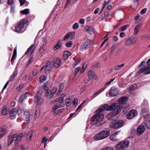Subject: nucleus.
I'll use <instances>...</instances> for the list:
<instances>
[{"label":"nucleus","mask_w":150,"mask_h":150,"mask_svg":"<svg viewBox=\"0 0 150 150\" xmlns=\"http://www.w3.org/2000/svg\"><path fill=\"white\" fill-rule=\"evenodd\" d=\"M122 108L117 103L113 104L110 106L107 104H105L101 106L99 108V110L101 111H103L106 110L107 111L112 110L114 112L107 115V118L108 120H111L112 117L116 115L120 112Z\"/></svg>","instance_id":"nucleus-1"},{"label":"nucleus","mask_w":150,"mask_h":150,"mask_svg":"<svg viewBox=\"0 0 150 150\" xmlns=\"http://www.w3.org/2000/svg\"><path fill=\"white\" fill-rule=\"evenodd\" d=\"M103 111L99 110V108L97 110L96 113L93 116L91 119L92 125H96L102 121L104 118V115L102 113Z\"/></svg>","instance_id":"nucleus-2"},{"label":"nucleus","mask_w":150,"mask_h":150,"mask_svg":"<svg viewBox=\"0 0 150 150\" xmlns=\"http://www.w3.org/2000/svg\"><path fill=\"white\" fill-rule=\"evenodd\" d=\"M28 20L26 19L22 20L17 25L15 28V31L22 33L25 31V27L27 25Z\"/></svg>","instance_id":"nucleus-3"},{"label":"nucleus","mask_w":150,"mask_h":150,"mask_svg":"<svg viewBox=\"0 0 150 150\" xmlns=\"http://www.w3.org/2000/svg\"><path fill=\"white\" fill-rule=\"evenodd\" d=\"M129 144V141L127 140H125L119 142L115 146L116 150H124L128 147Z\"/></svg>","instance_id":"nucleus-4"},{"label":"nucleus","mask_w":150,"mask_h":150,"mask_svg":"<svg viewBox=\"0 0 150 150\" xmlns=\"http://www.w3.org/2000/svg\"><path fill=\"white\" fill-rule=\"evenodd\" d=\"M124 123V122L122 120H115L111 122L109 126L111 128H118L122 127Z\"/></svg>","instance_id":"nucleus-5"},{"label":"nucleus","mask_w":150,"mask_h":150,"mask_svg":"<svg viewBox=\"0 0 150 150\" xmlns=\"http://www.w3.org/2000/svg\"><path fill=\"white\" fill-rule=\"evenodd\" d=\"M150 62V58L146 62L147 65L144 68L139 69L137 73H139V74L143 73H144L145 74L150 73V64H149Z\"/></svg>","instance_id":"nucleus-6"},{"label":"nucleus","mask_w":150,"mask_h":150,"mask_svg":"<svg viewBox=\"0 0 150 150\" xmlns=\"http://www.w3.org/2000/svg\"><path fill=\"white\" fill-rule=\"evenodd\" d=\"M57 88L56 87L53 88L51 91L47 89H45V96L48 98H51L54 96V94L56 93Z\"/></svg>","instance_id":"nucleus-7"},{"label":"nucleus","mask_w":150,"mask_h":150,"mask_svg":"<svg viewBox=\"0 0 150 150\" xmlns=\"http://www.w3.org/2000/svg\"><path fill=\"white\" fill-rule=\"evenodd\" d=\"M137 115V112L136 110L132 109L127 114L126 117L128 119H131L136 117Z\"/></svg>","instance_id":"nucleus-8"},{"label":"nucleus","mask_w":150,"mask_h":150,"mask_svg":"<svg viewBox=\"0 0 150 150\" xmlns=\"http://www.w3.org/2000/svg\"><path fill=\"white\" fill-rule=\"evenodd\" d=\"M91 41L89 40H87L83 43L80 47V50L82 51L86 50L90 46Z\"/></svg>","instance_id":"nucleus-9"},{"label":"nucleus","mask_w":150,"mask_h":150,"mask_svg":"<svg viewBox=\"0 0 150 150\" xmlns=\"http://www.w3.org/2000/svg\"><path fill=\"white\" fill-rule=\"evenodd\" d=\"M119 89L116 87H112L110 90L109 94L112 97H114L118 94Z\"/></svg>","instance_id":"nucleus-10"},{"label":"nucleus","mask_w":150,"mask_h":150,"mask_svg":"<svg viewBox=\"0 0 150 150\" xmlns=\"http://www.w3.org/2000/svg\"><path fill=\"white\" fill-rule=\"evenodd\" d=\"M51 68L50 62H48L45 67H44L41 68V71H43L44 73H47L51 70Z\"/></svg>","instance_id":"nucleus-11"},{"label":"nucleus","mask_w":150,"mask_h":150,"mask_svg":"<svg viewBox=\"0 0 150 150\" xmlns=\"http://www.w3.org/2000/svg\"><path fill=\"white\" fill-rule=\"evenodd\" d=\"M30 114L29 111L28 110H26L24 112L23 117L25 120L27 122L28 124L30 120Z\"/></svg>","instance_id":"nucleus-12"},{"label":"nucleus","mask_w":150,"mask_h":150,"mask_svg":"<svg viewBox=\"0 0 150 150\" xmlns=\"http://www.w3.org/2000/svg\"><path fill=\"white\" fill-rule=\"evenodd\" d=\"M34 100L35 102L38 105H41L43 102V100L40 96V95H38L34 98Z\"/></svg>","instance_id":"nucleus-13"},{"label":"nucleus","mask_w":150,"mask_h":150,"mask_svg":"<svg viewBox=\"0 0 150 150\" xmlns=\"http://www.w3.org/2000/svg\"><path fill=\"white\" fill-rule=\"evenodd\" d=\"M144 124L147 128L150 129V115H147L145 116Z\"/></svg>","instance_id":"nucleus-14"},{"label":"nucleus","mask_w":150,"mask_h":150,"mask_svg":"<svg viewBox=\"0 0 150 150\" xmlns=\"http://www.w3.org/2000/svg\"><path fill=\"white\" fill-rule=\"evenodd\" d=\"M18 137V135L16 134H14L12 136L9 135L8 137V145H11L14 140H15Z\"/></svg>","instance_id":"nucleus-15"},{"label":"nucleus","mask_w":150,"mask_h":150,"mask_svg":"<svg viewBox=\"0 0 150 150\" xmlns=\"http://www.w3.org/2000/svg\"><path fill=\"white\" fill-rule=\"evenodd\" d=\"M88 77L91 79L96 80L97 78L95 72L91 70H89L88 72Z\"/></svg>","instance_id":"nucleus-16"},{"label":"nucleus","mask_w":150,"mask_h":150,"mask_svg":"<svg viewBox=\"0 0 150 150\" xmlns=\"http://www.w3.org/2000/svg\"><path fill=\"white\" fill-rule=\"evenodd\" d=\"M63 103H60L59 102H57L56 103L52 108V112H54V111L57 110V109L64 106V105Z\"/></svg>","instance_id":"nucleus-17"},{"label":"nucleus","mask_w":150,"mask_h":150,"mask_svg":"<svg viewBox=\"0 0 150 150\" xmlns=\"http://www.w3.org/2000/svg\"><path fill=\"white\" fill-rule=\"evenodd\" d=\"M35 49L36 47H35V45L34 44H33L28 49L25 53V54H27L30 52V54H31L35 51Z\"/></svg>","instance_id":"nucleus-18"},{"label":"nucleus","mask_w":150,"mask_h":150,"mask_svg":"<svg viewBox=\"0 0 150 150\" xmlns=\"http://www.w3.org/2000/svg\"><path fill=\"white\" fill-rule=\"evenodd\" d=\"M145 129L144 126L143 125H139L138 127L137 133L138 135L143 133Z\"/></svg>","instance_id":"nucleus-19"},{"label":"nucleus","mask_w":150,"mask_h":150,"mask_svg":"<svg viewBox=\"0 0 150 150\" xmlns=\"http://www.w3.org/2000/svg\"><path fill=\"white\" fill-rule=\"evenodd\" d=\"M135 42L133 37H131L126 40L125 44L127 45H130L134 44Z\"/></svg>","instance_id":"nucleus-20"},{"label":"nucleus","mask_w":150,"mask_h":150,"mask_svg":"<svg viewBox=\"0 0 150 150\" xmlns=\"http://www.w3.org/2000/svg\"><path fill=\"white\" fill-rule=\"evenodd\" d=\"M16 110L15 109H13L11 110L10 112V117L12 119H14L16 115Z\"/></svg>","instance_id":"nucleus-21"},{"label":"nucleus","mask_w":150,"mask_h":150,"mask_svg":"<svg viewBox=\"0 0 150 150\" xmlns=\"http://www.w3.org/2000/svg\"><path fill=\"white\" fill-rule=\"evenodd\" d=\"M110 132L108 130H104L102 132H100L103 139H104L110 135Z\"/></svg>","instance_id":"nucleus-22"},{"label":"nucleus","mask_w":150,"mask_h":150,"mask_svg":"<svg viewBox=\"0 0 150 150\" xmlns=\"http://www.w3.org/2000/svg\"><path fill=\"white\" fill-rule=\"evenodd\" d=\"M86 31L90 34H92L93 33V27L90 25H88L85 27Z\"/></svg>","instance_id":"nucleus-23"},{"label":"nucleus","mask_w":150,"mask_h":150,"mask_svg":"<svg viewBox=\"0 0 150 150\" xmlns=\"http://www.w3.org/2000/svg\"><path fill=\"white\" fill-rule=\"evenodd\" d=\"M71 53L68 51H65L63 53L62 58L64 60H67L68 57L71 55Z\"/></svg>","instance_id":"nucleus-24"},{"label":"nucleus","mask_w":150,"mask_h":150,"mask_svg":"<svg viewBox=\"0 0 150 150\" xmlns=\"http://www.w3.org/2000/svg\"><path fill=\"white\" fill-rule=\"evenodd\" d=\"M9 110L6 106H4L2 108L1 114L3 115H5L8 113Z\"/></svg>","instance_id":"nucleus-25"},{"label":"nucleus","mask_w":150,"mask_h":150,"mask_svg":"<svg viewBox=\"0 0 150 150\" xmlns=\"http://www.w3.org/2000/svg\"><path fill=\"white\" fill-rule=\"evenodd\" d=\"M127 97H122L119 98L118 102L120 104H123L127 101Z\"/></svg>","instance_id":"nucleus-26"},{"label":"nucleus","mask_w":150,"mask_h":150,"mask_svg":"<svg viewBox=\"0 0 150 150\" xmlns=\"http://www.w3.org/2000/svg\"><path fill=\"white\" fill-rule=\"evenodd\" d=\"M56 102H59L60 103H63L64 100L63 98H58L55 99L53 100L50 102V104H53Z\"/></svg>","instance_id":"nucleus-27"},{"label":"nucleus","mask_w":150,"mask_h":150,"mask_svg":"<svg viewBox=\"0 0 150 150\" xmlns=\"http://www.w3.org/2000/svg\"><path fill=\"white\" fill-rule=\"evenodd\" d=\"M62 43L60 41H59L58 43L54 47L53 50L54 51L59 49L61 47Z\"/></svg>","instance_id":"nucleus-28"},{"label":"nucleus","mask_w":150,"mask_h":150,"mask_svg":"<svg viewBox=\"0 0 150 150\" xmlns=\"http://www.w3.org/2000/svg\"><path fill=\"white\" fill-rule=\"evenodd\" d=\"M94 139L96 140H99L103 139V138L100 132L96 134L94 137Z\"/></svg>","instance_id":"nucleus-29"},{"label":"nucleus","mask_w":150,"mask_h":150,"mask_svg":"<svg viewBox=\"0 0 150 150\" xmlns=\"http://www.w3.org/2000/svg\"><path fill=\"white\" fill-rule=\"evenodd\" d=\"M28 93H26L24 95H22L20 97L19 101L20 102H22L24 99H25L27 97L29 96Z\"/></svg>","instance_id":"nucleus-30"},{"label":"nucleus","mask_w":150,"mask_h":150,"mask_svg":"<svg viewBox=\"0 0 150 150\" xmlns=\"http://www.w3.org/2000/svg\"><path fill=\"white\" fill-rule=\"evenodd\" d=\"M7 132V131L3 128H0V139Z\"/></svg>","instance_id":"nucleus-31"},{"label":"nucleus","mask_w":150,"mask_h":150,"mask_svg":"<svg viewBox=\"0 0 150 150\" xmlns=\"http://www.w3.org/2000/svg\"><path fill=\"white\" fill-rule=\"evenodd\" d=\"M61 65V60L60 59H57L56 62L54 64V66L57 68H58Z\"/></svg>","instance_id":"nucleus-32"},{"label":"nucleus","mask_w":150,"mask_h":150,"mask_svg":"<svg viewBox=\"0 0 150 150\" xmlns=\"http://www.w3.org/2000/svg\"><path fill=\"white\" fill-rule=\"evenodd\" d=\"M71 99L70 98L68 97L65 100V102L66 104V105L67 108H69L71 106Z\"/></svg>","instance_id":"nucleus-33"},{"label":"nucleus","mask_w":150,"mask_h":150,"mask_svg":"<svg viewBox=\"0 0 150 150\" xmlns=\"http://www.w3.org/2000/svg\"><path fill=\"white\" fill-rule=\"evenodd\" d=\"M140 27V25L139 24H138L134 28V34L135 35H136L137 34L139 30V29Z\"/></svg>","instance_id":"nucleus-34"},{"label":"nucleus","mask_w":150,"mask_h":150,"mask_svg":"<svg viewBox=\"0 0 150 150\" xmlns=\"http://www.w3.org/2000/svg\"><path fill=\"white\" fill-rule=\"evenodd\" d=\"M148 110L145 108L143 109L141 112V114L142 116L145 117V116L147 115H149V114H147Z\"/></svg>","instance_id":"nucleus-35"},{"label":"nucleus","mask_w":150,"mask_h":150,"mask_svg":"<svg viewBox=\"0 0 150 150\" xmlns=\"http://www.w3.org/2000/svg\"><path fill=\"white\" fill-rule=\"evenodd\" d=\"M16 110V112L18 114L19 116H21L22 115V111H23V110L21 109V108L19 107L17 108Z\"/></svg>","instance_id":"nucleus-36"},{"label":"nucleus","mask_w":150,"mask_h":150,"mask_svg":"<svg viewBox=\"0 0 150 150\" xmlns=\"http://www.w3.org/2000/svg\"><path fill=\"white\" fill-rule=\"evenodd\" d=\"M47 79V77L44 75H42L39 78V81L41 83H42L44 82Z\"/></svg>","instance_id":"nucleus-37"},{"label":"nucleus","mask_w":150,"mask_h":150,"mask_svg":"<svg viewBox=\"0 0 150 150\" xmlns=\"http://www.w3.org/2000/svg\"><path fill=\"white\" fill-rule=\"evenodd\" d=\"M40 111L38 109H36L34 116L35 119H36L40 115Z\"/></svg>","instance_id":"nucleus-38"},{"label":"nucleus","mask_w":150,"mask_h":150,"mask_svg":"<svg viewBox=\"0 0 150 150\" xmlns=\"http://www.w3.org/2000/svg\"><path fill=\"white\" fill-rule=\"evenodd\" d=\"M64 87V84L63 83H61L59 85V89L58 92H56V94L58 95L63 90Z\"/></svg>","instance_id":"nucleus-39"},{"label":"nucleus","mask_w":150,"mask_h":150,"mask_svg":"<svg viewBox=\"0 0 150 150\" xmlns=\"http://www.w3.org/2000/svg\"><path fill=\"white\" fill-rule=\"evenodd\" d=\"M105 88L106 87H105V86L102 88L101 89L96 92L95 93L93 94V97H95L98 93H100L102 91H103L105 89Z\"/></svg>","instance_id":"nucleus-40"},{"label":"nucleus","mask_w":150,"mask_h":150,"mask_svg":"<svg viewBox=\"0 0 150 150\" xmlns=\"http://www.w3.org/2000/svg\"><path fill=\"white\" fill-rule=\"evenodd\" d=\"M137 88V86L136 84H134L133 85H131L129 89V91H133L136 89Z\"/></svg>","instance_id":"nucleus-41"},{"label":"nucleus","mask_w":150,"mask_h":150,"mask_svg":"<svg viewBox=\"0 0 150 150\" xmlns=\"http://www.w3.org/2000/svg\"><path fill=\"white\" fill-rule=\"evenodd\" d=\"M33 132V131L32 130H31L28 132L27 135V138L29 140H30L32 139Z\"/></svg>","instance_id":"nucleus-42"},{"label":"nucleus","mask_w":150,"mask_h":150,"mask_svg":"<svg viewBox=\"0 0 150 150\" xmlns=\"http://www.w3.org/2000/svg\"><path fill=\"white\" fill-rule=\"evenodd\" d=\"M68 33L69 35V37L71 39H73L75 38V32H69Z\"/></svg>","instance_id":"nucleus-43"},{"label":"nucleus","mask_w":150,"mask_h":150,"mask_svg":"<svg viewBox=\"0 0 150 150\" xmlns=\"http://www.w3.org/2000/svg\"><path fill=\"white\" fill-rule=\"evenodd\" d=\"M64 110V108H61L59 109H58L57 110H56L54 111V112H53L55 114H60Z\"/></svg>","instance_id":"nucleus-44"},{"label":"nucleus","mask_w":150,"mask_h":150,"mask_svg":"<svg viewBox=\"0 0 150 150\" xmlns=\"http://www.w3.org/2000/svg\"><path fill=\"white\" fill-rule=\"evenodd\" d=\"M15 139L14 142V145L16 146H18V144L21 140V139L20 138L18 137Z\"/></svg>","instance_id":"nucleus-45"},{"label":"nucleus","mask_w":150,"mask_h":150,"mask_svg":"<svg viewBox=\"0 0 150 150\" xmlns=\"http://www.w3.org/2000/svg\"><path fill=\"white\" fill-rule=\"evenodd\" d=\"M47 41V38H44L41 42V46H43L45 47L46 45Z\"/></svg>","instance_id":"nucleus-46"},{"label":"nucleus","mask_w":150,"mask_h":150,"mask_svg":"<svg viewBox=\"0 0 150 150\" xmlns=\"http://www.w3.org/2000/svg\"><path fill=\"white\" fill-rule=\"evenodd\" d=\"M111 0H108L107 1H105L103 3V5L102 8V10H103L107 5L111 3Z\"/></svg>","instance_id":"nucleus-47"},{"label":"nucleus","mask_w":150,"mask_h":150,"mask_svg":"<svg viewBox=\"0 0 150 150\" xmlns=\"http://www.w3.org/2000/svg\"><path fill=\"white\" fill-rule=\"evenodd\" d=\"M124 66H125V64H124V63L122 64H121L120 65H118L116 66L115 68V70H119L122 68H123L124 67Z\"/></svg>","instance_id":"nucleus-48"},{"label":"nucleus","mask_w":150,"mask_h":150,"mask_svg":"<svg viewBox=\"0 0 150 150\" xmlns=\"http://www.w3.org/2000/svg\"><path fill=\"white\" fill-rule=\"evenodd\" d=\"M16 54V49H15L13 50V55L12 56V58L11 59V63H12V64H13V59L15 58Z\"/></svg>","instance_id":"nucleus-49"},{"label":"nucleus","mask_w":150,"mask_h":150,"mask_svg":"<svg viewBox=\"0 0 150 150\" xmlns=\"http://www.w3.org/2000/svg\"><path fill=\"white\" fill-rule=\"evenodd\" d=\"M110 139L111 140L115 141L117 140V138L115 134H112L110 136Z\"/></svg>","instance_id":"nucleus-50"},{"label":"nucleus","mask_w":150,"mask_h":150,"mask_svg":"<svg viewBox=\"0 0 150 150\" xmlns=\"http://www.w3.org/2000/svg\"><path fill=\"white\" fill-rule=\"evenodd\" d=\"M21 12L22 14H27L29 13V9H26L21 11Z\"/></svg>","instance_id":"nucleus-51"},{"label":"nucleus","mask_w":150,"mask_h":150,"mask_svg":"<svg viewBox=\"0 0 150 150\" xmlns=\"http://www.w3.org/2000/svg\"><path fill=\"white\" fill-rule=\"evenodd\" d=\"M81 69V67H77L74 70V74L75 75H77V73L79 72L80 71V70Z\"/></svg>","instance_id":"nucleus-52"},{"label":"nucleus","mask_w":150,"mask_h":150,"mask_svg":"<svg viewBox=\"0 0 150 150\" xmlns=\"http://www.w3.org/2000/svg\"><path fill=\"white\" fill-rule=\"evenodd\" d=\"M71 3V1L67 0V1L66 2L65 5L64 6V8L65 9L67 8Z\"/></svg>","instance_id":"nucleus-53"},{"label":"nucleus","mask_w":150,"mask_h":150,"mask_svg":"<svg viewBox=\"0 0 150 150\" xmlns=\"http://www.w3.org/2000/svg\"><path fill=\"white\" fill-rule=\"evenodd\" d=\"M73 44L72 42L70 41L67 42L65 44L66 46L67 47H70Z\"/></svg>","instance_id":"nucleus-54"},{"label":"nucleus","mask_w":150,"mask_h":150,"mask_svg":"<svg viewBox=\"0 0 150 150\" xmlns=\"http://www.w3.org/2000/svg\"><path fill=\"white\" fill-rule=\"evenodd\" d=\"M45 47L43 46H41L40 48L39 51L41 53H43L45 51Z\"/></svg>","instance_id":"nucleus-55"},{"label":"nucleus","mask_w":150,"mask_h":150,"mask_svg":"<svg viewBox=\"0 0 150 150\" xmlns=\"http://www.w3.org/2000/svg\"><path fill=\"white\" fill-rule=\"evenodd\" d=\"M127 25H125L123 26L121 28H119V30L120 31H122L125 30L127 28Z\"/></svg>","instance_id":"nucleus-56"},{"label":"nucleus","mask_w":150,"mask_h":150,"mask_svg":"<svg viewBox=\"0 0 150 150\" xmlns=\"http://www.w3.org/2000/svg\"><path fill=\"white\" fill-rule=\"evenodd\" d=\"M79 25L78 23H76L73 25V28L75 30L77 29L79 27Z\"/></svg>","instance_id":"nucleus-57"},{"label":"nucleus","mask_w":150,"mask_h":150,"mask_svg":"<svg viewBox=\"0 0 150 150\" xmlns=\"http://www.w3.org/2000/svg\"><path fill=\"white\" fill-rule=\"evenodd\" d=\"M70 38L69 35L68 33L66 34L64 36V37L63 38L64 40H67L68 38Z\"/></svg>","instance_id":"nucleus-58"},{"label":"nucleus","mask_w":150,"mask_h":150,"mask_svg":"<svg viewBox=\"0 0 150 150\" xmlns=\"http://www.w3.org/2000/svg\"><path fill=\"white\" fill-rule=\"evenodd\" d=\"M115 45H112V47L110 50V54H113V50L115 49Z\"/></svg>","instance_id":"nucleus-59"},{"label":"nucleus","mask_w":150,"mask_h":150,"mask_svg":"<svg viewBox=\"0 0 150 150\" xmlns=\"http://www.w3.org/2000/svg\"><path fill=\"white\" fill-rule=\"evenodd\" d=\"M80 59H77L73 64V67H74L77 64L79 63L80 62Z\"/></svg>","instance_id":"nucleus-60"},{"label":"nucleus","mask_w":150,"mask_h":150,"mask_svg":"<svg viewBox=\"0 0 150 150\" xmlns=\"http://www.w3.org/2000/svg\"><path fill=\"white\" fill-rule=\"evenodd\" d=\"M146 10H147V9L146 8H144V9H142L140 11V13L142 15H143V14H144L146 12Z\"/></svg>","instance_id":"nucleus-61"},{"label":"nucleus","mask_w":150,"mask_h":150,"mask_svg":"<svg viewBox=\"0 0 150 150\" xmlns=\"http://www.w3.org/2000/svg\"><path fill=\"white\" fill-rule=\"evenodd\" d=\"M18 70L16 69V68L15 70V71L14 73V74L13 75V77L15 78V77L17 75V74H18Z\"/></svg>","instance_id":"nucleus-62"},{"label":"nucleus","mask_w":150,"mask_h":150,"mask_svg":"<svg viewBox=\"0 0 150 150\" xmlns=\"http://www.w3.org/2000/svg\"><path fill=\"white\" fill-rule=\"evenodd\" d=\"M85 21V20L81 18L79 21V22L81 24H83Z\"/></svg>","instance_id":"nucleus-63"},{"label":"nucleus","mask_w":150,"mask_h":150,"mask_svg":"<svg viewBox=\"0 0 150 150\" xmlns=\"http://www.w3.org/2000/svg\"><path fill=\"white\" fill-rule=\"evenodd\" d=\"M104 150H113V148L110 147H107L104 148Z\"/></svg>","instance_id":"nucleus-64"}]
</instances>
